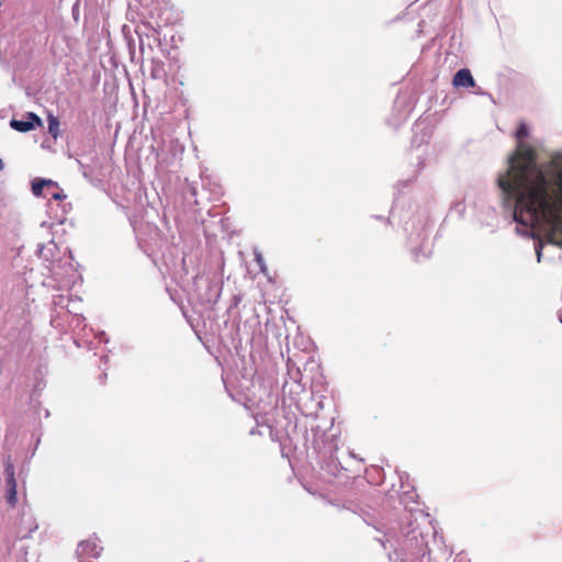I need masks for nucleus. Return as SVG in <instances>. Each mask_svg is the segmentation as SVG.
Returning a JSON list of instances; mask_svg holds the SVG:
<instances>
[{"label":"nucleus","instance_id":"1","mask_svg":"<svg viewBox=\"0 0 562 562\" xmlns=\"http://www.w3.org/2000/svg\"><path fill=\"white\" fill-rule=\"evenodd\" d=\"M514 135L516 149L507 157L506 167L496 179L505 212L546 183L558 165L562 166V151L554 153L548 164L538 162L536 149L527 142L530 128L526 123L521 122Z\"/></svg>","mask_w":562,"mask_h":562},{"label":"nucleus","instance_id":"2","mask_svg":"<svg viewBox=\"0 0 562 562\" xmlns=\"http://www.w3.org/2000/svg\"><path fill=\"white\" fill-rule=\"evenodd\" d=\"M505 213L524 225V233L536 225L548 243L562 249V165L553 169L546 183L525 195Z\"/></svg>","mask_w":562,"mask_h":562},{"label":"nucleus","instance_id":"3","mask_svg":"<svg viewBox=\"0 0 562 562\" xmlns=\"http://www.w3.org/2000/svg\"><path fill=\"white\" fill-rule=\"evenodd\" d=\"M413 516L408 521H394L383 537L378 538L390 562H431L429 539L435 530L430 517L425 512Z\"/></svg>","mask_w":562,"mask_h":562},{"label":"nucleus","instance_id":"4","mask_svg":"<svg viewBox=\"0 0 562 562\" xmlns=\"http://www.w3.org/2000/svg\"><path fill=\"white\" fill-rule=\"evenodd\" d=\"M305 445L307 450H312L311 456H314L321 470L340 480L341 484H347L351 479L350 474L359 471L363 462L352 451L341 450V431L339 427H335L334 418L328 427L311 424L305 434Z\"/></svg>","mask_w":562,"mask_h":562},{"label":"nucleus","instance_id":"5","mask_svg":"<svg viewBox=\"0 0 562 562\" xmlns=\"http://www.w3.org/2000/svg\"><path fill=\"white\" fill-rule=\"evenodd\" d=\"M58 251V247L54 240H50L46 245L37 246V256L45 261L50 263L49 270L52 272L53 280L56 282L58 290H70L77 281L78 272L74 267L71 251L69 250V258L63 266L60 261H55V255Z\"/></svg>","mask_w":562,"mask_h":562},{"label":"nucleus","instance_id":"6","mask_svg":"<svg viewBox=\"0 0 562 562\" xmlns=\"http://www.w3.org/2000/svg\"><path fill=\"white\" fill-rule=\"evenodd\" d=\"M193 285L194 295L202 305L211 306L218 301L222 286L216 280L210 279L209 277L195 276Z\"/></svg>","mask_w":562,"mask_h":562},{"label":"nucleus","instance_id":"7","mask_svg":"<svg viewBox=\"0 0 562 562\" xmlns=\"http://www.w3.org/2000/svg\"><path fill=\"white\" fill-rule=\"evenodd\" d=\"M426 223H423L415 231L408 234V244L414 258L418 261L426 259L431 254V244Z\"/></svg>","mask_w":562,"mask_h":562},{"label":"nucleus","instance_id":"8","mask_svg":"<svg viewBox=\"0 0 562 562\" xmlns=\"http://www.w3.org/2000/svg\"><path fill=\"white\" fill-rule=\"evenodd\" d=\"M323 398V395L303 392L296 401V408L304 417L315 419L324 407Z\"/></svg>","mask_w":562,"mask_h":562},{"label":"nucleus","instance_id":"9","mask_svg":"<svg viewBox=\"0 0 562 562\" xmlns=\"http://www.w3.org/2000/svg\"><path fill=\"white\" fill-rule=\"evenodd\" d=\"M414 103L409 95L406 93H398L395 98L393 105V113L390 119V124L393 125V128L400 127L408 117L411 112L413 111Z\"/></svg>","mask_w":562,"mask_h":562},{"label":"nucleus","instance_id":"10","mask_svg":"<svg viewBox=\"0 0 562 562\" xmlns=\"http://www.w3.org/2000/svg\"><path fill=\"white\" fill-rule=\"evenodd\" d=\"M159 29L160 25L153 26L148 22L138 23L135 27V33L139 40V50L142 54L145 53V48L153 50L155 44H159Z\"/></svg>","mask_w":562,"mask_h":562},{"label":"nucleus","instance_id":"11","mask_svg":"<svg viewBox=\"0 0 562 562\" xmlns=\"http://www.w3.org/2000/svg\"><path fill=\"white\" fill-rule=\"evenodd\" d=\"M4 475H5V497L10 506H15L18 502V484L14 473V465L11 456L4 458Z\"/></svg>","mask_w":562,"mask_h":562},{"label":"nucleus","instance_id":"12","mask_svg":"<svg viewBox=\"0 0 562 562\" xmlns=\"http://www.w3.org/2000/svg\"><path fill=\"white\" fill-rule=\"evenodd\" d=\"M417 494L414 491H404L400 496V504L403 506V510L400 516L398 521H408L411 519H414L413 514L416 512H424L423 509L418 508V502Z\"/></svg>","mask_w":562,"mask_h":562},{"label":"nucleus","instance_id":"13","mask_svg":"<svg viewBox=\"0 0 562 562\" xmlns=\"http://www.w3.org/2000/svg\"><path fill=\"white\" fill-rule=\"evenodd\" d=\"M79 299L72 300L71 296L65 294H57L53 296V305L54 308L66 310L65 315H71L70 325L74 327H79L85 317L81 314L76 313L74 310L69 308L70 303L79 302Z\"/></svg>","mask_w":562,"mask_h":562},{"label":"nucleus","instance_id":"14","mask_svg":"<svg viewBox=\"0 0 562 562\" xmlns=\"http://www.w3.org/2000/svg\"><path fill=\"white\" fill-rule=\"evenodd\" d=\"M102 547L98 543V540L89 539L79 542L76 554L78 562H94L89 559H98L101 555Z\"/></svg>","mask_w":562,"mask_h":562},{"label":"nucleus","instance_id":"15","mask_svg":"<svg viewBox=\"0 0 562 562\" xmlns=\"http://www.w3.org/2000/svg\"><path fill=\"white\" fill-rule=\"evenodd\" d=\"M516 224H517L516 231L518 234H520L521 236L531 237L532 239L536 240L535 252H536L537 261L540 262L542 259L543 247L546 244H549L547 241L544 234L536 225L530 226V231L528 233H524V231H525L524 225L519 224L518 222H516Z\"/></svg>","mask_w":562,"mask_h":562},{"label":"nucleus","instance_id":"16","mask_svg":"<svg viewBox=\"0 0 562 562\" xmlns=\"http://www.w3.org/2000/svg\"><path fill=\"white\" fill-rule=\"evenodd\" d=\"M165 145L168 146V150L172 157V159L177 158L179 155L183 151V146L180 144L178 139H169L168 143L165 140L162 142V145H158L157 147L151 146V150L156 154V158L159 161V164L167 162V158L164 157L165 153Z\"/></svg>","mask_w":562,"mask_h":562},{"label":"nucleus","instance_id":"17","mask_svg":"<svg viewBox=\"0 0 562 562\" xmlns=\"http://www.w3.org/2000/svg\"><path fill=\"white\" fill-rule=\"evenodd\" d=\"M432 135V130L429 126H422L420 123H417L414 126V135L412 137L411 146L412 148H420L424 144H428Z\"/></svg>","mask_w":562,"mask_h":562},{"label":"nucleus","instance_id":"18","mask_svg":"<svg viewBox=\"0 0 562 562\" xmlns=\"http://www.w3.org/2000/svg\"><path fill=\"white\" fill-rule=\"evenodd\" d=\"M452 83L457 88H472L475 86V80L470 69L461 68L454 74Z\"/></svg>","mask_w":562,"mask_h":562},{"label":"nucleus","instance_id":"19","mask_svg":"<svg viewBox=\"0 0 562 562\" xmlns=\"http://www.w3.org/2000/svg\"><path fill=\"white\" fill-rule=\"evenodd\" d=\"M30 121L11 120L10 126L21 133H26L35 128V124H41L40 117L34 113H29Z\"/></svg>","mask_w":562,"mask_h":562},{"label":"nucleus","instance_id":"20","mask_svg":"<svg viewBox=\"0 0 562 562\" xmlns=\"http://www.w3.org/2000/svg\"><path fill=\"white\" fill-rule=\"evenodd\" d=\"M58 189V183L49 180V179H43V178H36L32 181V193L35 196H44L46 190L49 189Z\"/></svg>","mask_w":562,"mask_h":562},{"label":"nucleus","instance_id":"21","mask_svg":"<svg viewBox=\"0 0 562 562\" xmlns=\"http://www.w3.org/2000/svg\"><path fill=\"white\" fill-rule=\"evenodd\" d=\"M166 65L159 58H151L150 60V77L155 80H160L166 78Z\"/></svg>","mask_w":562,"mask_h":562},{"label":"nucleus","instance_id":"22","mask_svg":"<svg viewBox=\"0 0 562 562\" xmlns=\"http://www.w3.org/2000/svg\"><path fill=\"white\" fill-rule=\"evenodd\" d=\"M45 198H49L56 201L64 200L66 198V194H64L63 190L58 187V189H49L46 190Z\"/></svg>","mask_w":562,"mask_h":562},{"label":"nucleus","instance_id":"23","mask_svg":"<svg viewBox=\"0 0 562 562\" xmlns=\"http://www.w3.org/2000/svg\"><path fill=\"white\" fill-rule=\"evenodd\" d=\"M254 256H255V261H256V263H257V265H258V267H259V270H260L262 273H265V274H266V273H267L268 268H267V265H266V261H265V258H263L262 254H261L259 250L255 249V250H254Z\"/></svg>","mask_w":562,"mask_h":562},{"label":"nucleus","instance_id":"24","mask_svg":"<svg viewBox=\"0 0 562 562\" xmlns=\"http://www.w3.org/2000/svg\"><path fill=\"white\" fill-rule=\"evenodd\" d=\"M57 128H58V121L56 119H52L49 120V124H48V130H49V133L56 137L57 136Z\"/></svg>","mask_w":562,"mask_h":562},{"label":"nucleus","instance_id":"25","mask_svg":"<svg viewBox=\"0 0 562 562\" xmlns=\"http://www.w3.org/2000/svg\"><path fill=\"white\" fill-rule=\"evenodd\" d=\"M452 210H453L454 212H457L460 216H462V215H463V213H464V211H465V204H464V202H463V201H459V202H457V203L453 205Z\"/></svg>","mask_w":562,"mask_h":562},{"label":"nucleus","instance_id":"26","mask_svg":"<svg viewBox=\"0 0 562 562\" xmlns=\"http://www.w3.org/2000/svg\"><path fill=\"white\" fill-rule=\"evenodd\" d=\"M342 508L345 509H348V510H351L353 513L357 512V508H358V505L356 503H353L352 501H346L344 504H342Z\"/></svg>","mask_w":562,"mask_h":562},{"label":"nucleus","instance_id":"27","mask_svg":"<svg viewBox=\"0 0 562 562\" xmlns=\"http://www.w3.org/2000/svg\"><path fill=\"white\" fill-rule=\"evenodd\" d=\"M186 191L190 192L192 196H195L198 192L196 187L193 183H187Z\"/></svg>","mask_w":562,"mask_h":562},{"label":"nucleus","instance_id":"28","mask_svg":"<svg viewBox=\"0 0 562 562\" xmlns=\"http://www.w3.org/2000/svg\"><path fill=\"white\" fill-rule=\"evenodd\" d=\"M97 338H99V340H100V341H103V342H108V341H109V339L106 338V336H105V333H104V331H100V333H98Z\"/></svg>","mask_w":562,"mask_h":562},{"label":"nucleus","instance_id":"29","mask_svg":"<svg viewBox=\"0 0 562 562\" xmlns=\"http://www.w3.org/2000/svg\"><path fill=\"white\" fill-rule=\"evenodd\" d=\"M372 218H376L379 221H382L383 223H385L386 225L390 223V220L389 218H385L384 216H380V215H372Z\"/></svg>","mask_w":562,"mask_h":562},{"label":"nucleus","instance_id":"30","mask_svg":"<svg viewBox=\"0 0 562 562\" xmlns=\"http://www.w3.org/2000/svg\"><path fill=\"white\" fill-rule=\"evenodd\" d=\"M212 192H222L221 186H218L217 183H213Z\"/></svg>","mask_w":562,"mask_h":562},{"label":"nucleus","instance_id":"31","mask_svg":"<svg viewBox=\"0 0 562 562\" xmlns=\"http://www.w3.org/2000/svg\"><path fill=\"white\" fill-rule=\"evenodd\" d=\"M558 319L562 324V307L558 311Z\"/></svg>","mask_w":562,"mask_h":562},{"label":"nucleus","instance_id":"32","mask_svg":"<svg viewBox=\"0 0 562 562\" xmlns=\"http://www.w3.org/2000/svg\"><path fill=\"white\" fill-rule=\"evenodd\" d=\"M19 552H20V553H23V554L25 555V554H26V549H25V547H23V546H22V547H20V548H19Z\"/></svg>","mask_w":562,"mask_h":562},{"label":"nucleus","instance_id":"33","mask_svg":"<svg viewBox=\"0 0 562 562\" xmlns=\"http://www.w3.org/2000/svg\"><path fill=\"white\" fill-rule=\"evenodd\" d=\"M52 324H53V325H55V324H56V326H58V325H59V324L57 323V316H53V317H52Z\"/></svg>","mask_w":562,"mask_h":562},{"label":"nucleus","instance_id":"34","mask_svg":"<svg viewBox=\"0 0 562 562\" xmlns=\"http://www.w3.org/2000/svg\"><path fill=\"white\" fill-rule=\"evenodd\" d=\"M4 169V164L2 161V159L0 158V171H2Z\"/></svg>","mask_w":562,"mask_h":562},{"label":"nucleus","instance_id":"35","mask_svg":"<svg viewBox=\"0 0 562 562\" xmlns=\"http://www.w3.org/2000/svg\"><path fill=\"white\" fill-rule=\"evenodd\" d=\"M77 164L79 165L80 169L85 168V165L80 160H78V159H77Z\"/></svg>","mask_w":562,"mask_h":562},{"label":"nucleus","instance_id":"36","mask_svg":"<svg viewBox=\"0 0 562 562\" xmlns=\"http://www.w3.org/2000/svg\"><path fill=\"white\" fill-rule=\"evenodd\" d=\"M184 263H186V259L184 257L181 258V266H182V269H184Z\"/></svg>","mask_w":562,"mask_h":562},{"label":"nucleus","instance_id":"37","mask_svg":"<svg viewBox=\"0 0 562 562\" xmlns=\"http://www.w3.org/2000/svg\"><path fill=\"white\" fill-rule=\"evenodd\" d=\"M353 477V481H358L359 480V476H352ZM360 481H363V477H360Z\"/></svg>","mask_w":562,"mask_h":562},{"label":"nucleus","instance_id":"38","mask_svg":"<svg viewBox=\"0 0 562 562\" xmlns=\"http://www.w3.org/2000/svg\"><path fill=\"white\" fill-rule=\"evenodd\" d=\"M18 562H27V560L25 558H22L21 560H19Z\"/></svg>","mask_w":562,"mask_h":562},{"label":"nucleus","instance_id":"39","mask_svg":"<svg viewBox=\"0 0 562 562\" xmlns=\"http://www.w3.org/2000/svg\"><path fill=\"white\" fill-rule=\"evenodd\" d=\"M108 359H109V357H108V356H103V357H102V360H104V361H108Z\"/></svg>","mask_w":562,"mask_h":562},{"label":"nucleus","instance_id":"40","mask_svg":"<svg viewBox=\"0 0 562 562\" xmlns=\"http://www.w3.org/2000/svg\"><path fill=\"white\" fill-rule=\"evenodd\" d=\"M26 470L24 469V467L21 469V473L20 474H23Z\"/></svg>","mask_w":562,"mask_h":562},{"label":"nucleus","instance_id":"41","mask_svg":"<svg viewBox=\"0 0 562 562\" xmlns=\"http://www.w3.org/2000/svg\"><path fill=\"white\" fill-rule=\"evenodd\" d=\"M400 480L403 482V476H400ZM402 487H404V484L402 483Z\"/></svg>","mask_w":562,"mask_h":562}]
</instances>
